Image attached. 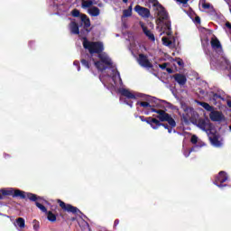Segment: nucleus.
Wrapping results in <instances>:
<instances>
[{
    "label": "nucleus",
    "mask_w": 231,
    "mask_h": 231,
    "mask_svg": "<svg viewBox=\"0 0 231 231\" xmlns=\"http://www.w3.org/2000/svg\"><path fill=\"white\" fill-rule=\"evenodd\" d=\"M80 62L82 66H85V68H87V69H89V68H91V64H89V60L83 58L81 59Z\"/></svg>",
    "instance_id": "cd10ccee"
},
{
    "label": "nucleus",
    "mask_w": 231,
    "mask_h": 231,
    "mask_svg": "<svg viewBox=\"0 0 231 231\" xmlns=\"http://www.w3.org/2000/svg\"><path fill=\"white\" fill-rule=\"evenodd\" d=\"M197 125L201 129L202 131H205L207 133L208 136H210L212 134V124L209 121H207V119L200 118L197 121Z\"/></svg>",
    "instance_id": "0eeeda50"
},
{
    "label": "nucleus",
    "mask_w": 231,
    "mask_h": 231,
    "mask_svg": "<svg viewBox=\"0 0 231 231\" xmlns=\"http://www.w3.org/2000/svg\"><path fill=\"white\" fill-rule=\"evenodd\" d=\"M162 44H164V46H171V44H172V42L171 40H169V38H167V37H162Z\"/></svg>",
    "instance_id": "c85d7f7f"
},
{
    "label": "nucleus",
    "mask_w": 231,
    "mask_h": 231,
    "mask_svg": "<svg viewBox=\"0 0 231 231\" xmlns=\"http://www.w3.org/2000/svg\"><path fill=\"white\" fill-rule=\"evenodd\" d=\"M228 180V176H226V172L219 171L218 176L216 178L215 185L217 187H223V183H225Z\"/></svg>",
    "instance_id": "9d476101"
},
{
    "label": "nucleus",
    "mask_w": 231,
    "mask_h": 231,
    "mask_svg": "<svg viewBox=\"0 0 231 231\" xmlns=\"http://www.w3.org/2000/svg\"><path fill=\"white\" fill-rule=\"evenodd\" d=\"M85 59H89V54H86Z\"/></svg>",
    "instance_id": "5fc2aeb1"
},
{
    "label": "nucleus",
    "mask_w": 231,
    "mask_h": 231,
    "mask_svg": "<svg viewBox=\"0 0 231 231\" xmlns=\"http://www.w3.org/2000/svg\"><path fill=\"white\" fill-rule=\"evenodd\" d=\"M58 204L60 207V208L63 210V212H69L70 214H82V211L79 209V208L74 207L71 204H67L64 201L58 199Z\"/></svg>",
    "instance_id": "423d86ee"
},
{
    "label": "nucleus",
    "mask_w": 231,
    "mask_h": 231,
    "mask_svg": "<svg viewBox=\"0 0 231 231\" xmlns=\"http://www.w3.org/2000/svg\"><path fill=\"white\" fill-rule=\"evenodd\" d=\"M151 111H152V113H157V115H158V112H161L162 111V109H155V108H151Z\"/></svg>",
    "instance_id": "79ce46f5"
},
{
    "label": "nucleus",
    "mask_w": 231,
    "mask_h": 231,
    "mask_svg": "<svg viewBox=\"0 0 231 231\" xmlns=\"http://www.w3.org/2000/svg\"><path fill=\"white\" fill-rule=\"evenodd\" d=\"M177 63L179 66H183V60H179Z\"/></svg>",
    "instance_id": "de8ad7c7"
},
{
    "label": "nucleus",
    "mask_w": 231,
    "mask_h": 231,
    "mask_svg": "<svg viewBox=\"0 0 231 231\" xmlns=\"http://www.w3.org/2000/svg\"><path fill=\"white\" fill-rule=\"evenodd\" d=\"M123 3H128L129 0H122Z\"/></svg>",
    "instance_id": "13d9d810"
},
{
    "label": "nucleus",
    "mask_w": 231,
    "mask_h": 231,
    "mask_svg": "<svg viewBox=\"0 0 231 231\" xmlns=\"http://www.w3.org/2000/svg\"><path fill=\"white\" fill-rule=\"evenodd\" d=\"M167 66H169L168 62L162 63L159 65V68H161V69H167Z\"/></svg>",
    "instance_id": "f704fd0d"
},
{
    "label": "nucleus",
    "mask_w": 231,
    "mask_h": 231,
    "mask_svg": "<svg viewBox=\"0 0 231 231\" xmlns=\"http://www.w3.org/2000/svg\"><path fill=\"white\" fill-rule=\"evenodd\" d=\"M133 15V5L123 11V17H131Z\"/></svg>",
    "instance_id": "a878e982"
},
{
    "label": "nucleus",
    "mask_w": 231,
    "mask_h": 231,
    "mask_svg": "<svg viewBox=\"0 0 231 231\" xmlns=\"http://www.w3.org/2000/svg\"><path fill=\"white\" fill-rule=\"evenodd\" d=\"M137 97H138L139 98H143V97H145V95H143V94H137Z\"/></svg>",
    "instance_id": "49530a36"
},
{
    "label": "nucleus",
    "mask_w": 231,
    "mask_h": 231,
    "mask_svg": "<svg viewBox=\"0 0 231 231\" xmlns=\"http://www.w3.org/2000/svg\"><path fill=\"white\" fill-rule=\"evenodd\" d=\"M120 93H121L122 97H125L126 98H129L132 100H135V98H136V95L130 92L129 89L122 88L120 90Z\"/></svg>",
    "instance_id": "a211bd4d"
},
{
    "label": "nucleus",
    "mask_w": 231,
    "mask_h": 231,
    "mask_svg": "<svg viewBox=\"0 0 231 231\" xmlns=\"http://www.w3.org/2000/svg\"><path fill=\"white\" fill-rule=\"evenodd\" d=\"M71 221H75V217L71 218Z\"/></svg>",
    "instance_id": "bf43d9fd"
},
{
    "label": "nucleus",
    "mask_w": 231,
    "mask_h": 231,
    "mask_svg": "<svg viewBox=\"0 0 231 231\" xmlns=\"http://www.w3.org/2000/svg\"><path fill=\"white\" fill-rule=\"evenodd\" d=\"M45 214L48 221H51V223H55V221H57V215H55L53 211H47Z\"/></svg>",
    "instance_id": "4be33fe9"
},
{
    "label": "nucleus",
    "mask_w": 231,
    "mask_h": 231,
    "mask_svg": "<svg viewBox=\"0 0 231 231\" xmlns=\"http://www.w3.org/2000/svg\"><path fill=\"white\" fill-rule=\"evenodd\" d=\"M177 3H181L182 5H187L189 3V0H176Z\"/></svg>",
    "instance_id": "58836bf2"
},
{
    "label": "nucleus",
    "mask_w": 231,
    "mask_h": 231,
    "mask_svg": "<svg viewBox=\"0 0 231 231\" xmlns=\"http://www.w3.org/2000/svg\"><path fill=\"white\" fill-rule=\"evenodd\" d=\"M226 28L231 30V23L229 22L226 23Z\"/></svg>",
    "instance_id": "a18cd8bd"
},
{
    "label": "nucleus",
    "mask_w": 231,
    "mask_h": 231,
    "mask_svg": "<svg viewBox=\"0 0 231 231\" xmlns=\"http://www.w3.org/2000/svg\"><path fill=\"white\" fill-rule=\"evenodd\" d=\"M141 122H145L146 124H148V125H150L152 129V127H154V123H156V118H153V117H145L143 116H139Z\"/></svg>",
    "instance_id": "dca6fc26"
},
{
    "label": "nucleus",
    "mask_w": 231,
    "mask_h": 231,
    "mask_svg": "<svg viewBox=\"0 0 231 231\" xmlns=\"http://www.w3.org/2000/svg\"><path fill=\"white\" fill-rule=\"evenodd\" d=\"M32 224H33V228H34V230H35V231H38L39 228H40L39 221L33 220V221H32Z\"/></svg>",
    "instance_id": "2f4dec72"
},
{
    "label": "nucleus",
    "mask_w": 231,
    "mask_h": 231,
    "mask_svg": "<svg viewBox=\"0 0 231 231\" xmlns=\"http://www.w3.org/2000/svg\"><path fill=\"white\" fill-rule=\"evenodd\" d=\"M116 75H117V77L120 78V72L119 71H116Z\"/></svg>",
    "instance_id": "6e6d98bb"
},
{
    "label": "nucleus",
    "mask_w": 231,
    "mask_h": 231,
    "mask_svg": "<svg viewBox=\"0 0 231 231\" xmlns=\"http://www.w3.org/2000/svg\"><path fill=\"white\" fill-rule=\"evenodd\" d=\"M208 137L212 145H214L215 147H221L222 143H221V141H219V137L216 134H214L212 130Z\"/></svg>",
    "instance_id": "2eb2a0df"
},
{
    "label": "nucleus",
    "mask_w": 231,
    "mask_h": 231,
    "mask_svg": "<svg viewBox=\"0 0 231 231\" xmlns=\"http://www.w3.org/2000/svg\"><path fill=\"white\" fill-rule=\"evenodd\" d=\"M173 79L179 86H185L187 84V77L183 74L176 73L173 75Z\"/></svg>",
    "instance_id": "f8f14e48"
},
{
    "label": "nucleus",
    "mask_w": 231,
    "mask_h": 231,
    "mask_svg": "<svg viewBox=\"0 0 231 231\" xmlns=\"http://www.w3.org/2000/svg\"><path fill=\"white\" fill-rule=\"evenodd\" d=\"M72 17H80V11H79V9H74L73 11H72Z\"/></svg>",
    "instance_id": "7c9ffc66"
},
{
    "label": "nucleus",
    "mask_w": 231,
    "mask_h": 231,
    "mask_svg": "<svg viewBox=\"0 0 231 231\" xmlns=\"http://www.w3.org/2000/svg\"><path fill=\"white\" fill-rule=\"evenodd\" d=\"M167 73H174V70L171 68L166 69Z\"/></svg>",
    "instance_id": "37998d69"
},
{
    "label": "nucleus",
    "mask_w": 231,
    "mask_h": 231,
    "mask_svg": "<svg viewBox=\"0 0 231 231\" xmlns=\"http://www.w3.org/2000/svg\"><path fill=\"white\" fill-rule=\"evenodd\" d=\"M227 106H228V107H231V101L230 100H227Z\"/></svg>",
    "instance_id": "3c124183"
},
{
    "label": "nucleus",
    "mask_w": 231,
    "mask_h": 231,
    "mask_svg": "<svg viewBox=\"0 0 231 231\" xmlns=\"http://www.w3.org/2000/svg\"><path fill=\"white\" fill-rule=\"evenodd\" d=\"M149 3L152 5L154 10L157 12L156 23H164L166 30L171 31V20H169V13L165 10V7L158 2V0H149Z\"/></svg>",
    "instance_id": "f03ea898"
},
{
    "label": "nucleus",
    "mask_w": 231,
    "mask_h": 231,
    "mask_svg": "<svg viewBox=\"0 0 231 231\" xmlns=\"http://www.w3.org/2000/svg\"><path fill=\"white\" fill-rule=\"evenodd\" d=\"M174 127H176V126H171V125H170L169 128L167 129V131H168V133H169L170 134H171V133H172V131H173V133H176V130L173 129Z\"/></svg>",
    "instance_id": "c9c22d12"
},
{
    "label": "nucleus",
    "mask_w": 231,
    "mask_h": 231,
    "mask_svg": "<svg viewBox=\"0 0 231 231\" xmlns=\"http://www.w3.org/2000/svg\"><path fill=\"white\" fill-rule=\"evenodd\" d=\"M189 154H190V151L189 152L188 155L187 153H185L186 158H189Z\"/></svg>",
    "instance_id": "864d4df0"
},
{
    "label": "nucleus",
    "mask_w": 231,
    "mask_h": 231,
    "mask_svg": "<svg viewBox=\"0 0 231 231\" xmlns=\"http://www.w3.org/2000/svg\"><path fill=\"white\" fill-rule=\"evenodd\" d=\"M137 106H141V107H152L149 102H137Z\"/></svg>",
    "instance_id": "c756f323"
},
{
    "label": "nucleus",
    "mask_w": 231,
    "mask_h": 231,
    "mask_svg": "<svg viewBox=\"0 0 231 231\" xmlns=\"http://www.w3.org/2000/svg\"><path fill=\"white\" fill-rule=\"evenodd\" d=\"M199 105L201 106V107H203L204 109H206V111H213L214 110V106H210L207 102H199Z\"/></svg>",
    "instance_id": "393cba45"
},
{
    "label": "nucleus",
    "mask_w": 231,
    "mask_h": 231,
    "mask_svg": "<svg viewBox=\"0 0 231 231\" xmlns=\"http://www.w3.org/2000/svg\"><path fill=\"white\" fill-rule=\"evenodd\" d=\"M70 32L74 35H80V29L79 28V23L76 22H71L70 23Z\"/></svg>",
    "instance_id": "6ab92c4d"
},
{
    "label": "nucleus",
    "mask_w": 231,
    "mask_h": 231,
    "mask_svg": "<svg viewBox=\"0 0 231 231\" xmlns=\"http://www.w3.org/2000/svg\"><path fill=\"white\" fill-rule=\"evenodd\" d=\"M33 44V42H29V46H32Z\"/></svg>",
    "instance_id": "4d7b16f0"
},
{
    "label": "nucleus",
    "mask_w": 231,
    "mask_h": 231,
    "mask_svg": "<svg viewBox=\"0 0 231 231\" xmlns=\"http://www.w3.org/2000/svg\"><path fill=\"white\" fill-rule=\"evenodd\" d=\"M140 26L144 33V35H146V37H148V39L150 41H156V39L154 38V34L152 33V32H151L147 26H145V24L143 22H140Z\"/></svg>",
    "instance_id": "ddd939ff"
},
{
    "label": "nucleus",
    "mask_w": 231,
    "mask_h": 231,
    "mask_svg": "<svg viewBox=\"0 0 231 231\" xmlns=\"http://www.w3.org/2000/svg\"><path fill=\"white\" fill-rule=\"evenodd\" d=\"M88 14L92 17H98V15H100V9L97 6H93L90 9H88Z\"/></svg>",
    "instance_id": "aec40b11"
},
{
    "label": "nucleus",
    "mask_w": 231,
    "mask_h": 231,
    "mask_svg": "<svg viewBox=\"0 0 231 231\" xmlns=\"http://www.w3.org/2000/svg\"><path fill=\"white\" fill-rule=\"evenodd\" d=\"M185 111H194V109L191 108V107H187V108L185 109Z\"/></svg>",
    "instance_id": "09e8293b"
},
{
    "label": "nucleus",
    "mask_w": 231,
    "mask_h": 231,
    "mask_svg": "<svg viewBox=\"0 0 231 231\" xmlns=\"http://www.w3.org/2000/svg\"><path fill=\"white\" fill-rule=\"evenodd\" d=\"M202 8H204V10L210 9V4H207V3L202 4Z\"/></svg>",
    "instance_id": "e433bc0d"
},
{
    "label": "nucleus",
    "mask_w": 231,
    "mask_h": 231,
    "mask_svg": "<svg viewBox=\"0 0 231 231\" xmlns=\"http://www.w3.org/2000/svg\"><path fill=\"white\" fill-rule=\"evenodd\" d=\"M80 19H81V22L84 24V28L86 30V32L89 33V32H91V30L88 29V28H89V26H91V20H89L88 15H86L84 14H80Z\"/></svg>",
    "instance_id": "4468645a"
},
{
    "label": "nucleus",
    "mask_w": 231,
    "mask_h": 231,
    "mask_svg": "<svg viewBox=\"0 0 231 231\" xmlns=\"http://www.w3.org/2000/svg\"><path fill=\"white\" fill-rule=\"evenodd\" d=\"M5 196H12L13 198H20V199H30V201H37V195L26 192L21 189H1L0 200L5 199Z\"/></svg>",
    "instance_id": "f257e3e1"
},
{
    "label": "nucleus",
    "mask_w": 231,
    "mask_h": 231,
    "mask_svg": "<svg viewBox=\"0 0 231 231\" xmlns=\"http://www.w3.org/2000/svg\"><path fill=\"white\" fill-rule=\"evenodd\" d=\"M145 115H149V113H145Z\"/></svg>",
    "instance_id": "052dcab7"
},
{
    "label": "nucleus",
    "mask_w": 231,
    "mask_h": 231,
    "mask_svg": "<svg viewBox=\"0 0 231 231\" xmlns=\"http://www.w3.org/2000/svg\"><path fill=\"white\" fill-rule=\"evenodd\" d=\"M209 118L212 122H221L225 116H223V113L213 110L209 114Z\"/></svg>",
    "instance_id": "9b49d317"
},
{
    "label": "nucleus",
    "mask_w": 231,
    "mask_h": 231,
    "mask_svg": "<svg viewBox=\"0 0 231 231\" xmlns=\"http://www.w3.org/2000/svg\"><path fill=\"white\" fill-rule=\"evenodd\" d=\"M137 62L139 66H142V68H152V63H151L149 58L145 54L140 53Z\"/></svg>",
    "instance_id": "1a4fd4ad"
},
{
    "label": "nucleus",
    "mask_w": 231,
    "mask_h": 231,
    "mask_svg": "<svg viewBox=\"0 0 231 231\" xmlns=\"http://www.w3.org/2000/svg\"><path fill=\"white\" fill-rule=\"evenodd\" d=\"M73 64L74 66H77L78 71H80V62L79 60H75Z\"/></svg>",
    "instance_id": "4c0bfd02"
},
{
    "label": "nucleus",
    "mask_w": 231,
    "mask_h": 231,
    "mask_svg": "<svg viewBox=\"0 0 231 231\" xmlns=\"http://www.w3.org/2000/svg\"><path fill=\"white\" fill-rule=\"evenodd\" d=\"M37 198H38V199L34 201L36 207H37L38 208H40V210H41L42 212H43L44 214H46V213L48 212V208H46L44 207V205H42V204H41V203L38 202L39 199H41V197L37 196Z\"/></svg>",
    "instance_id": "5701e85b"
},
{
    "label": "nucleus",
    "mask_w": 231,
    "mask_h": 231,
    "mask_svg": "<svg viewBox=\"0 0 231 231\" xmlns=\"http://www.w3.org/2000/svg\"><path fill=\"white\" fill-rule=\"evenodd\" d=\"M98 59L99 61H95V66L99 71H106L107 69L106 66H113V61L107 55L101 53L98 55Z\"/></svg>",
    "instance_id": "20e7f679"
},
{
    "label": "nucleus",
    "mask_w": 231,
    "mask_h": 231,
    "mask_svg": "<svg viewBox=\"0 0 231 231\" xmlns=\"http://www.w3.org/2000/svg\"><path fill=\"white\" fill-rule=\"evenodd\" d=\"M79 33H80V35H85L88 32H86V29L83 27V29L81 31H79Z\"/></svg>",
    "instance_id": "a19ab883"
},
{
    "label": "nucleus",
    "mask_w": 231,
    "mask_h": 231,
    "mask_svg": "<svg viewBox=\"0 0 231 231\" xmlns=\"http://www.w3.org/2000/svg\"><path fill=\"white\" fill-rule=\"evenodd\" d=\"M5 158H10V155L8 153L4 154Z\"/></svg>",
    "instance_id": "603ef678"
},
{
    "label": "nucleus",
    "mask_w": 231,
    "mask_h": 231,
    "mask_svg": "<svg viewBox=\"0 0 231 231\" xmlns=\"http://www.w3.org/2000/svg\"><path fill=\"white\" fill-rule=\"evenodd\" d=\"M60 217H62V219H64V221H66V219H68V218H66L65 214L60 213Z\"/></svg>",
    "instance_id": "c03bdc74"
},
{
    "label": "nucleus",
    "mask_w": 231,
    "mask_h": 231,
    "mask_svg": "<svg viewBox=\"0 0 231 231\" xmlns=\"http://www.w3.org/2000/svg\"><path fill=\"white\" fill-rule=\"evenodd\" d=\"M211 47L213 50L223 51V46H221V42L217 38H212L210 42Z\"/></svg>",
    "instance_id": "f3484780"
},
{
    "label": "nucleus",
    "mask_w": 231,
    "mask_h": 231,
    "mask_svg": "<svg viewBox=\"0 0 231 231\" xmlns=\"http://www.w3.org/2000/svg\"><path fill=\"white\" fill-rule=\"evenodd\" d=\"M118 225H120V220L119 219H116L114 222V226L116 228V226H118Z\"/></svg>",
    "instance_id": "ea45409f"
},
{
    "label": "nucleus",
    "mask_w": 231,
    "mask_h": 231,
    "mask_svg": "<svg viewBox=\"0 0 231 231\" xmlns=\"http://www.w3.org/2000/svg\"><path fill=\"white\" fill-rule=\"evenodd\" d=\"M190 142H191V143L196 145V143H198V136L192 135L191 138H190Z\"/></svg>",
    "instance_id": "473e14b6"
},
{
    "label": "nucleus",
    "mask_w": 231,
    "mask_h": 231,
    "mask_svg": "<svg viewBox=\"0 0 231 231\" xmlns=\"http://www.w3.org/2000/svg\"><path fill=\"white\" fill-rule=\"evenodd\" d=\"M83 48L88 51L90 55H101L104 51V43L101 42H89L88 37H83Z\"/></svg>",
    "instance_id": "7ed1b4c3"
},
{
    "label": "nucleus",
    "mask_w": 231,
    "mask_h": 231,
    "mask_svg": "<svg viewBox=\"0 0 231 231\" xmlns=\"http://www.w3.org/2000/svg\"><path fill=\"white\" fill-rule=\"evenodd\" d=\"M82 8H91L93 5H97V2L93 0H82Z\"/></svg>",
    "instance_id": "b1692460"
},
{
    "label": "nucleus",
    "mask_w": 231,
    "mask_h": 231,
    "mask_svg": "<svg viewBox=\"0 0 231 231\" xmlns=\"http://www.w3.org/2000/svg\"><path fill=\"white\" fill-rule=\"evenodd\" d=\"M160 127H164V129H168L170 127V125L165 124V123H161L156 119V123L153 124L152 129L156 130L159 129Z\"/></svg>",
    "instance_id": "412c9836"
},
{
    "label": "nucleus",
    "mask_w": 231,
    "mask_h": 231,
    "mask_svg": "<svg viewBox=\"0 0 231 231\" xmlns=\"http://www.w3.org/2000/svg\"><path fill=\"white\" fill-rule=\"evenodd\" d=\"M127 106H130V107H133V101H131L130 103H126Z\"/></svg>",
    "instance_id": "8fccbe9b"
},
{
    "label": "nucleus",
    "mask_w": 231,
    "mask_h": 231,
    "mask_svg": "<svg viewBox=\"0 0 231 231\" xmlns=\"http://www.w3.org/2000/svg\"><path fill=\"white\" fill-rule=\"evenodd\" d=\"M134 12L144 19H149L151 17V11L147 7L141 6L140 5H135Z\"/></svg>",
    "instance_id": "6e6552de"
},
{
    "label": "nucleus",
    "mask_w": 231,
    "mask_h": 231,
    "mask_svg": "<svg viewBox=\"0 0 231 231\" xmlns=\"http://www.w3.org/2000/svg\"><path fill=\"white\" fill-rule=\"evenodd\" d=\"M194 23H196V24H201V18L197 15L194 19Z\"/></svg>",
    "instance_id": "72a5a7b5"
},
{
    "label": "nucleus",
    "mask_w": 231,
    "mask_h": 231,
    "mask_svg": "<svg viewBox=\"0 0 231 231\" xmlns=\"http://www.w3.org/2000/svg\"><path fill=\"white\" fill-rule=\"evenodd\" d=\"M16 225L19 226V228H24V226H26V223L24 221V218L18 217L16 219Z\"/></svg>",
    "instance_id": "bb28decb"
},
{
    "label": "nucleus",
    "mask_w": 231,
    "mask_h": 231,
    "mask_svg": "<svg viewBox=\"0 0 231 231\" xmlns=\"http://www.w3.org/2000/svg\"><path fill=\"white\" fill-rule=\"evenodd\" d=\"M156 118H158L159 122H168L169 125L171 127H176V120L172 118V116H171L169 113L165 112V110H161L158 112V116H156Z\"/></svg>",
    "instance_id": "39448f33"
}]
</instances>
